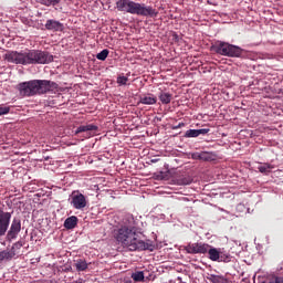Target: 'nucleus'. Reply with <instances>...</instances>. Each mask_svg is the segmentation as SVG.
I'll use <instances>...</instances> for the list:
<instances>
[{"label":"nucleus","mask_w":283,"mask_h":283,"mask_svg":"<svg viewBox=\"0 0 283 283\" xmlns=\"http://www.w3.org/2000/svg\"><path fill=\"white\" fill-rule=\"evenodd\" d=\"M185 137L195 138L200 137V135L198 134V129H189L186 132Z\"/></svg>","instance_id":"obj_27"},{"label":"nucleus","mask_w":283,"mask_h":283,"mask_svg":"<svg viewBox=\"0 0 283 283\" xmlns=\"http://www.w3.org/2000/svg\"><path fill=\"white\" fill-rule=\"evenodd\" d=\"M20 232H21V220L20 218H13V221H11L10 229L7 234V240L9 242H12L19 237Z\"/></svg>","instance_id":"obj_9"},{"label":"nucleus","mask_w":283,"mask_h":283,"mask_svg":"<svg viewBox=\"0 0 283 283\" xmlns=\"http://www.w3.org/2000/svg\"><path fill=\"white\" fill-rule=\"evenodd\" d=\"M74 266L76 268V271L85 272L88 268V264L85 260L78 259L75 261Z\"/></svg>","instance_id":"obj_19"},{"label":"nucleus","mask_w":283,"mask_h":283,"mask_svg":"<svg viewBox=\"0 0 283 283\" xmlns=\"http://www.w3.org/2000/svg\"><path fill=\"white\" fill-rule=\"evenodd\" d=\"M123 227H126V228L133 229V230H137V228H136V221H135V218H134L133 214L126 216L125 222H124V226H123Z\"/></svg>","instance_id":"obj_16"},{"label":"nucleus","mask_w":283,"mask_h":283,"mask_svg":"<svg viewBox=\"0 0 283 283\" xmlns=\"http://www.w3.org/2000/svg\"><path fill=\"white\" fill-rule=\"evenodd\" d=\"M200 160H203V161L214 160V154L210 151H200Z\"/></svg>","instance_id":"obj_20"},{"label":"nucleus","mask_w":283,"mask_h":283,"mask_svg":"<svg viewBox=\"0 0 283 283\" xmlns=\"http://www.w3.org/2000/svg\"><path fill=\"white\" fill-rule=\"evenodd\" d=\"M59 88V84L48 80H32L18 84V91L23 97L44 95Z\"/></svg>","instance_id":"obj_3"},{"label":"nucleus","mask_w":283,"mask_h":283,"mask_svg":"<svg viewBox=\"0 0 283 283\" xmlns=\"http://www.w3.org/2000/svg\"><path fill=\"white\" fill-rule=\"evenodd\" d=\"M10 108L8 106H0V116L4 114H9Z\"/></svg>","instance_id":"obj_29"},{"label":"nucleus","mask_w":283,"mask_h":283,"mask_svg":"<svg viewBox=\"0 0 283 283\" xmlns=\"http://www.w3.org/2000/svg\"><path fill=\"white\" fill-rule=\"evenodd\" d=\"M191 157L192 160H201V153H193Z\"/></svg>","instance_id":"obj_32"},{"label":"nucleus","mask_w":283,"mask_h":283,"mask_svg":"<svg viewBox=\"0 0 283 283\" xmlns=\"http://www.w3.org/2000/svg\"><path fill=\"white\" fill-rule=\"evenodd\" d=\"M211 245L202 242L189 243L185 247V251L187 254H207L208 250Z\"/></svg>","instance_id":"obj_8"},{"label":"nucleus","mask_w":283,"mask_h":283,"mask_svg":"<svg viewBox=\"0 0 283 283\" xmlns=\"http://www.w3.org/2000/svg\"><path fill=\"white\" fill-rule=\"evenodd\" d=\"M197 132H198L199 136H201V135H207L210 132V129L209 128H200V129H197Z\"/></svg>","instance_id":"obj_30"},{"label":"nucleus","mask_w":283,"mask_h":283,"mask_svg":"<svg viewBox=\"0 0 283 283\" xmlns=\"http://www.w3.org/2000/svg\"><path fill=\"white\" fill-rule=\"evenodd\" d=\"M17 255L15 251H8V250H4L2 252H0V262H10L13 260V258Z\"/></svg>","instance_id":"obj_14"},{"label":"nucleus","mask_w":283,"mask_h":283,"mask_svg":"<svg viewBox=\"0 0 283 283\" xmlns=\"http://www.w3.org/2000/svg\"><path fill=\"white\" fill-rule=\"evenodd\" d=\"M158 98L159 101H161L164 105H167L171 102V99L174 98V95L167 92H161L159 93Z\"/></svg>","instance_id":"obj_18"},{"label":"nucleus","mask_w":283,"mask_h":283,"mask_svg":"<svg viewBox=\"0 0 283 283\" xmlns=\"http://www.w3.org/2000/svg\"><path fill=\"white\" fill-rule=\"evenodd\" d=\"M116 9L122 13H130L145 18H157L158 15V11L153 6L137 3L133 0H118L116 2Z\"/></svg>","instance_id":"obj_4"},{"label":"nucleus","mask_w":283,"mask_h":283,"mask_svg":"<svg viewBox=\"0 0 283 283\" xmlns=\"http://www.w3.org/2000/svg\"><path fill=\"white\" fill-rule=\"evenodd\" d=\"M159 160H160V159L155 158V159H151L150 163H151V164H157Z\"/></svg>","instance_id":"obj_34"},{"label":"nucleus","mask_w":283,"mask_h":283,"mask_svg":"<svg viewBox=\"0 0 283 283\" xmlns=\"http://www.w3.org/2000/svg\"><path fill=\"white\" fill-rule=\"evenodd\" d=\"M132 279H133V281H135V282H144V272L138 271V272H136V273H133V274H132Z\"/></svg>","instance_id":"obj_23"},{"label":"nucleus","mask_w":283,"mask_h":283,"mask_svg":"<svg viewBox=\"0 0 283 283\" xmlns=\"http://www.w3.org/2000/svg\"><path fill=\"white\" fill-rule=\"evenodd\" d=\"M139 103L144 105H155L157 103V98L154 94H144L139 96Z\"/></svg>","instance_id":"obj_13"},{"label":"nucleus","mask_w":283,"mask_h":283,"mask_svg":"<svg viewBox=\"0 0 283 283\" xmlns=\"http://www.w3.org/2000/svg\"><path fill=\"white\" fill-rule=\"evenodd\" d=\"M268 283H283V276H276Z\"/></svg>","instance_id":"obj_31"},{"label":"nucleus","mask_w":283,"mask_h":283,"mask_svg":"<svg viewBox=\"0 0 283 283\" xmlns=\"http://www.w3.org/2000/svg\"><path fill=\"white\" fill-rule=\"evenodd\" d=\"M128 81H129L128 77L120 75L117 77L116 82L119 86H127Z\"/></svg>","instance_id":"obj_26"},{"label":"nucleus","mask_w":283,"mask_h":283,"mask_svg":"<svg viewBox=\"0 0 283 283\" xmlns=\"http://www.w3.org/2000/svg\"><path fill=\"white\" fill-rule=\"evenodd\" d=\"M258 169L261 174L269 175L273 167L270 164H264L263 166L258 167Z\"/></svg>","instance_id":"obj_22"},{"label":"nucleus","mask_w":283,"mask_h":283,"mask_svg":"<svg viewBox=\"0 0 283 283\" xmlns=\"http://www.w3.org/2000/svg\"><path fill=\"white\" fill-rule=\"evenodd\" d=\"M4 60L11 64H50L53 62V55L41 50H29L28 52L9 51L4 54Z\"/></svg>","instance_id":"obj_2"},{"label":"nucleus","mask_w":283,"mask_h":283,"mask_svg":"<svg viewBox=\"0 0 283 283\" xmlns=\"http://www.w3.org/2000/svg\"><path fill=\"white\" fill-rule=\"evenodd\" d=\"M142 232L137 231V229H128L127 227L119 228L115 233L116 241L123 245L124 249L134 251H154L155 244L154 241H143L139 235Z\"/></svg>","instance_id":"obj_1"},{"label":"nucleus","mask_w":283,"mask_h":283,"mask_svg":"<svg viewBox=\"0 0 283 283\" xmlns=\"http://www.w3.org/2000/svg\"><path fill=\"white\" fill-rule=\"evenodd\" d=\"M92 132H98V126L94 125V124H87V125H82L78 126L75 130V135H80L82 133H85V138H90L93 137L94 134H92Z\"/></svg>","instance_id":"obj_11"},{"label":"nucleus","mask_w":283,"mask_h":283,"mask_svg":"<svg viewBox=\"0 0 283 283\" xmlns=\"http://www.w3.org/2000/svg\"><path fill=\"white\" fill-rule=\"evenodd\" d=\"M61 0H38V3H41L44 7H55Z\"/></svg>","instance_id":"obj_21"},{"label":"nucleus","mask_w":283,"mask_h":283,"mask_svg":"<svg viewBox=\"0 0 283 283\" xmlns=\"http://www.w3.org/2000/svg\"><path fill=\"white\" fill-rule=\"evenodd\" d=\"M45 30L62 31L63 24L57 20H48V22H45Z\"/></svg>","instance_id":"obj_12"},{"label":"nucleus","mask_w":283,"mask_h":283,"mask_svg":"<svg viewBox=\"0 0 283 283\" xmlns=\"http://www.w3.org/2000/svg\"><path fill=\"white\" fill-rule=\"evenodd\" d=\"M184 126H185L184 123H179L178 126L174 127V129H179V128H181V127H184Z\"/></svg>","instance_id":"obj_33"},{"label":"nucleus","mask_w":283,"mask_h":283,"mask_svg":"<svg viewBox=\"0 0 283 283\" xmlns=\"http://www.w3.org/2000/svg\"><path fill=\"white\" fill-rule=\"evenodd\" d=\"M208 281L211 283H229V280L223 275L210 274Z\"/></svg>","instance_id":"obj_17"},{"label":"nucleus","mask_w":283,"mask_h":283,"mask_svg":"<svg viewBox=\"0 0 283 283\" xmlns=\"http://www.w3.org/2000/svg\"><path fill=\"white\" fill-rule=\"evenodd\" d=\"M211 49L217 54L230 59H240L243 54V49L223 41L214 42Z\"/></svg>","instance_id":"obj_5"},{"label":"nucleus","mask_w":283,"mask_h":283,"mask_svg":"<svg viewBox=\"0 0 283 283\" xmlns=\"http://www.w3.org/2000/svg\"><path fill=\"white\" fill-rule=\"evenodd\" d=\"M108 54H109V51L107 49H104L102 52L96 54V59L99 61H106V59L108 57Z\"/></svg>","instance_id":"obj_24"},{"label":"nucleus","mask_w":283,"mask_h":283,"mask_svg":"<svg viewBox=\"0 0 283 283\" xmlns=\"http://www.w3.org/2000/svg\"><path fill=\"white\" fill-rule=\"evenodd\" d=\"M191 182H193V179H191L190 177H182L178 179V185L179 186H188Z\"/></svg>","instance_id":"obj_25"},{"label":"nucleus","mask_w":283,"mask_h":283,"mask_svg":"<svg viewBox=\"0 0 283 283\" xmlns=\"http://www.w3.org/2000/svg\"><path fill=\"white\" fill-rule=\"evenodd\" d=\"M77 224H78V218H76L75 216L70 217L64 221V228L69 230L74 229Z\"/></svg>","instance_id":"obj_15"},{"label":"nucleus","mask_w":283,"mask_h":283,"mask_svg":"<svg viewBox=\"0 0 283 283\" xmlns=\"http://www.w3.org/2000/svg\"><path fill=\"white\" fill-rule=\"evenodd\" d=\"M11 219H12V213L4 212L0 208V238L7 234Z\"/></svg>","instance_id":"obj_10"},{"label":"nucleus","mask_w":283,"mask_h":283,"mask_svg":"<svg viewBox=\"0 0 283 283\" xmlns=\"http://www.w3.org/2000/svg\"><path fill=\"white\" fill-rule=\"evenodd\" d=\"M71 207L77 211H84L88 205L87 197L80 190H73L69 198Z\"/></svg>","instance_id":"obj_6"},{"label":"nucleus","mask_w":283,"mask_h":283,"mask_svg":"<svg viewBox=\"0 0 283 283\" xmlns=\"http://www.w3.org/2000/svg\"><path fill=\"white\" fill-rule=\"evenodd\" d=\"M23 247V242L22 241H17L10 249V251H14L15 250H21V248Z\"/></svg>","instance_id":"obj_28"},{"label":"nucleus","mask_w":283,"mask_h":283,"mask_svg":"<svg viewBox=\"0 0 283 283\" xmlns=\"http://www.w3.org/2000/svg\"><path fill=\"white\" fill-rule=\"evenodd\" d=\"M207 254H208V259L211 262H223V263L230 262V255L227 252H222L221 249H217L212 245L208 248Z\"/></svg>","instance_id":"obj_7"}]
</instances>
